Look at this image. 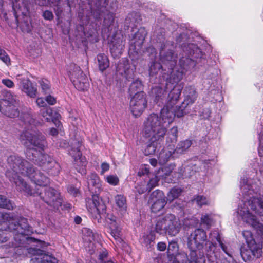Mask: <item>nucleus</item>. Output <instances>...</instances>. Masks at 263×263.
<instances>
[{
    "mask_svg": "<svg viewBox=\"0 0 263 263\" xmlns=\"http://www.w3.org/2000/svg\"><path fill=\"white\" fill-rule=\"evenodd\" d=\"M24 123V130L20 135V140L26 148V157L35 164L43 166L52 175L60 171V165L52 158L45 154L43 151L46 146L45 136L36 129L40 124L29 112L23 113L21 117Z\"/></svg>",
    "mask_w": 263,
    "mask_h": 263,
    "instance_id": "1",
    "label": "nucleus"
},
{
    "mask_svg": "<svg viewBox=\"0 0 263 263\" xmlns=\"http://www.w3.org/2000/svg\"><path fill=\"white\" fill-rule=\"evenodd\" d=\"M259 184L257 179H241L240 186L243 197L237 215L263 237V224L253 214L263 216V195H261Z\"/></svg>",
    "mask_w": 263,
    "mask_h": 263,
    "instance_id": "2",
    "label": "nucleus"
},
{
    "mask_svg": "<svg viewBox=\"0 0 263 263\" xmlns=\"http://www.w3.org/2000/svg\"><path fill=\"white\" fill-rule=\"evenodd\" d=\"M7 163L6 176L15 185L16 190L25 195L35 196V194H38V191L32 190L18 174L28 177L31 181L41 187H44L49 183V179L47 176L19 156H9L7 159Z\"/></svg>",
    "mask_w": 263,
    "mask_h": 263,
    "instance_id": "3",
    "label": "nucleus"
},
{
    "mask_svg": "<svg viewBox=\"0 0 263 263\" xmlns=\"http://www.w3.org/2000/svg\"><path fill=\"white\" fill-rule=\"evenodd\" d=\"M0 230L9 231L14 233L15 242L5 243L0 247V252L3 257L9 255L17 254L19 250H25L24 244L28 238L27 236L33 233V230L28 222L27 219L22 217H15L10 213L0 212Z\"/></svg>",
    "mask_w": 263,
    "mask_h": 263,
    "instance_id": "4",
    "label": "nucleus"
},
{
    "mask_svg": "<svg viewBox=\"0 0 263 263\" xmlns=\"http://www.w3.org/2000/svg\"><path fill=\"white\" fill-rule=\"evenodd\" d=\"M163 119L157 114H150L144 123L142 134L148 139L151 143L145 149V155L153 154L157 147V141L163 139L166 134L167 127L173 122V114L168 112L166 108L162 111Z\"/></svg>",
    "mask_w": 263,
    "mask_h": 263,
    "instance_id": "5",
    "label": "nucleus"
},
{
    "mask_svg": "<svg viewBox=\"0 0 263 263\" xmlns=\"http://www.w3.org/2000/svg\"><path fill=\"white\" fill-rule=\"evenodd\" d=\"M188 47L189 50L186 48L185 51V54H187V57H182L179 60V65L182 69L181 71H179L173 68L176 63L177 56L172 51H169L165 54V50L166 47L165 45H164L163 47H162L160 51V60L164 64H169V68L172 69L170 77V83L177 84L182 80L183 73L187 70L193 69L198 59L201 58L202 53L200 49L196 45L190 44L188 45Z\"/></svg>",
    "mask_w": 263,
    "mask_h": 263,
    "instance_id": "6",
    "label": "nucleus"
},
{
    "mask_svg": "<svg viewBox=\"0 0 263 263\" xmlns=\"http://www.w3.org/2000/svg\"><path fill=\"white\" fill-rule=\"evenodd\" d=\"M209 245V249H211L212 242L206 241V234L205 232L201 229H196L188 238V246L190 253L187 255L185 253L178 254L177 259H182V263H204L203 251L204 246Z\"/></svg>",
    "mask_w": 263,
    "mask_h": 263,
    "instance_id": "7",
    "label": "nucleus"
},
{
    "mask_svg": "<svg viewBox=\"0 0 263 263\" xmlns=\"http://www.w3.org/2000/svg\"><path fill=\"white\" fill-rule=\"evenodd\" d=\"M87 185L89 191L95 194L91 198L86 199V206L92 216L97 218L100 213L104 211L105 205L98 196L101 191L102 182L96 173H91L88 176Z\"/></svg>",
    "mask_w": 263,
    "mask_h": 263,
    "instance_id": "8",
    "label": "nucleus"
},
{
    "mask_svg": "<svg viewBox=\"0 0 263 263\" xmlns=\"http://www.w3.org/2000/svg\"><path fill=\"white\" fill-rule=\"evenodd\" d=\"M181 228V224L179 219L174 215L168 214L157 220L155 231L160 234L174 236L179 232Z\"/></svg>",
    "mask_w": 263,
    "mask_h": 263,
    "instance_id": "9",
    "label": "nucleus"
},
{
    "mask_svg": "<svg viewBox=\"0 0 263 263\" xmlns=\"http://www.w3.org/2000/svg\"><path fill=\"white\" fill-rule=\"evenodd\" d=\"M182 88L183 86L181 84L178 86L175 85L174 87V88L169 93V101L167 102V104L165 105L161 109L160 115H158L159 117L161 118L162 120L163 119L162 112L164 108H166L168 112H171L173 113V120L174 119L175 116L178 118H180L183 117L185 114L187 113L186 111H185V108L189 105L184 104L183 106H182V104L180 106H174L180 97Z\"/></svg>",
    "mask_w": 263,
    "mask_h": 263,
    "instance_id": "10",
    "label": "nucleus"
},
{
    "mask_svg": "<svg viewBox=\"0 0 263 263\" xmlns=\"http://www.w3.org/2000/svg\"><path fill=\"white\" fill-rule=\"evenodd\" d=\"M18 104L17 96L8 91L5 93L4 98L0 100V111L2 114L10 118L18 117Z\"/></svg>",
    "mask_w": 263,
    "mask_h": 263,
    "instance_id": "11",
    "label": "nucleus"
},
{
    "mask_svg": "<svg viewBox=\"0 0 263 263\" xmlns=\"http://www.w3.org/2000/svg\"><path fill=\"white\" fill-rule=\"evenodd\" d=\"M81 143L78 141L73 140L68 149L69 154L74 159V165L76 169L81 174H86L87 161L85 157L82 156L80 151Z\"/></svg>",
    "mask_w": 263,
    "mask_h": 263,
    "instance_id": "12",
    "label": "nucleus"
},
{
    "mask_svg": "<svg viewBox=\"0 0 263 263\" xmlns=\"http://www.w3.org/2000/svg\"><path fill=\"white\" fill-rule=\"evenodd\" d=\"M69 76L76 89L79 91L87 90L89 86L88 80L79 66L74 64L71 65Z\"/></svg>",
    "mask_w": 263,
    "mask_h": 263,
    "instance_id": "13",
    "label": "nucleus"
},
{
    "mask_svg": "<svg viewBox=\"0 0 263 263\" xmlns=\"http://www.w3.org/2000/svg\"><path fill=\"white\" fill-rule=\"evenodd\" d=\"M146 94L138 92L135 94L130 101V109L135 117L140 116L147 106Z\"/></svg>",
    "mask_w": 263,
    "mask_h": 263,
    "instance_id": "14",
    "label": "nucleus"
},
{
    "mask_svg": "<svg viewBox=\"0 0 263 263\" xmlns=\"http://www.w3.org/2000/svg\"><path fill=\"white\" fill-rule=\"evenodd\" d=\"M36 195H40L48 205L55 209H58L61 206L62 199L61 196L58 191L52 188L48 187L44 189V193L38 192V194H35Z\"/></svg>",
    "mask_w": 263,
    "mask_h": 263,
    "instance_id": "15",
    "label": "nucleus"
},
{
    "mask_svg": "<svg viewBox=\"0 0 263 263\" xmlns=\"http://www.w3.org/2000/svg\"><path fill=\"white\" fill-rule=\"evenodd\" d=\"M108 219L110 233L114 238L116 244L119 247H124L125 244L123 239L122 228L119 221L114 216H111Z\"/></svg>",
    "mask_w": 263,
    "mask_h": 263,
    "instance_id": "16",
    "label": "nucleus"
},
{
    "mask_svg": "<svg viewBox=\"0 0 263 263\" xmlns=\"http://www.w3.org/2000/svg\"><path fill=\"white\" fill-rule=\"evenodd\" d=\"M261 248L259 244L255 241H251L246 247L241 250V255L246 262L250 261L253 257L258 258L261 255Z\"/></svg>",
    "mask_w": 263,
    "mask_h": 263,
    "instance_id": "17",
    "label": "nucleus"
},
{
    "mask_svg": "<svg viewBox=\"0 0 263 263\" xmlns=\"http://www.w3.org/2000/svg\"><path fill=\"white\" fill-rule=\"evenodd\" d=\"M151 201L152 203L151 210L153 213H157L162 210L166 203L165 195L163 193L157 190L151 195Z\"/></svg>",
    "mask_w": 263,
    "mask_h": 263,
    "instance_id": "18",
    "label": "nucleus"
},
{
    "mask_svg": "<svg viewBox=\"0 0 263 263\" xmlns=\"http://www.w3.org/2000/svg\"><path fill=\"white\" fill-rule=\"evenodd\" d=\"M40 114L46 121H52L58 129H61L62 125L59 121L61 115L56 109L50 107L44 108L40 110Z\"/></svg>",
    "mask_w": 263,
    "mask_h": 263,
    "instance_id": "19",
    "label": "nucleus"
},
{
    "mask_svg": "<svg viewBox=\"0 0 263 263\" xmlns=\"http://www.w3.org/2000/svg\"><path fill=\"white\" fill-rule=\"evenodd\" d=\"M82 237L85 247L86 248H88L87 250L90 254L92 253L95 248V235L92 231L87 228H83L82 230Z\"/></svg>",
    "mask_w": 263,
    "mask_h": 263,
    "instance_id": "20",
    "label": "nucleus"
},
{
    "mask_svg": "<svg viewBox=\"0 0 263 263\" xmlns=\"http://www.w3.org/2000/svg\"><path fill=\"white\" fill-rule=\"evenodd\" d=\"M135 68L132 67L127 60L123 59L117 67V71L127 79L133 78Z\"/></svg>",
    "mask_w": 263,
    "mask_h": 263,
    "instance_id": "21",
    "label": "nucleus"
},
{
    "mask_svg": "<svg viewBox=\"0 0 263 263\" xmlns=\"http://www.w3.org/2000/svg\"><path fill=\"white\" fill-rule=\"evenodd\" d=\"M20 88L22 91L26 93L30 97H35L36 93V88L34 87L31 82L26 79L21 80L20 84Z\"/></svg>",
    "mask_w": 263,
    "mask_h": 263,
    "instance_id": "22",
    "label": "nucleus"
},
{
    "mask_svg": "<svg viewBox=\"0 0 263 263\" xmlns=\"http://www.w3.org/2000/svg\"><path fill=\"white\" fill-rule=\"evenodd\" d=\"M57 262V260L55 258L43 253L34 255L30 260V263H56Z\"/></svg>",
    "mask_w": 263,
    "mask_h": 263,
    "instance_id": "23",
    "label": "nucleus"
},
{
    "mask_svg": "<svg viewBox=\"0 0 263 263\" xmlns=\"http://www.w3.org/2000/svg\"><path fill=\"white\" fill-rule=\"evenodd\" d=\"M175 153L174 146L169 145L167 148H164L159 154L158 159L160 164L166 163L173 154Z\"/></svg>",
    "mask_w": 263,
    "mask_h": 263,
    "instance_id": "24",
    "label": "nucleus"
},
{
    "mask_svg": "<svg viewBox=\"0 0 263 263\" xmlns=\"http://www.w3.org/2000/svg\"><path fill=\"white\" fill-rule=\"evenodd\" d=\"M184 93L185 99L182 102V106L184 104L190 105L193 104L196 99V94L194 88L192 86L187 87L185 88Z\"/></svg>",
    "mask_w": 263,
    "mask_h": 263,
    "instance_id": "25",
    "label": "nucleus"
},
{
    "mask_svg": "<svg viewBox=\"0 0 263 263\" xmlns=\"http://www.w3.org/2000/svg\"><path fill=\"white\" fill-rule=\"evenodd\" d=\"M116 205L122 214L127 210V201L126 197L122 194H117L114 197Z\"/></svg>",
    "mask_w": 263,
    "mask_h": 263,
    "instance_id": "26",
    "label": "nucleus"
},
{
    "mask_svg": "<svg viewBox=\"0 0 263 263\" xmlns=\"http://www.w3.org/2000/svg\"><path fill=\"white\" fill-rule=\"evenodd\" d=\"M215 215L212 213L202 215L200 218V224L205 228L209 229L213 224Z\"/></svg>",
    "mask_w": 263,
    "mask_h": 263,
    "instance_id": "27",
    "label": "nucleus"
},
{
    "mask_svg": "<svg viewBox=\"0 0 263 263\" xmlns=\"http://www.w3.org/2000/svg\"><path fill=\"white\" fill-rule=\"evenodd\" d=\"M178 138V128L176 126H173L170 129L167 134L166 142L172 144V146L174 147Z\"/></svg>",
    "mask_w": 263,
    "mask_h": 263,
    "instance_id": "28",
    "label": "nucleus"
},
{
    "mask_svg": "<svg viewBox=\"0 0 263 263\" xmlns=\"http://www.w3.org/2000/svg\"><path fill=\"white\" fill-rule=\"evenodd\" d=\"M192 143V141L190 140L180 141L176 149H174L175 152L178 154H183L191 146Z\"/></svg>",
    "mask_w": 263,
    "mask_h": 263,
    "instance_id": "29",
    "label": "nucleus"
},
{
    "mask_svg": "<svg viewBox=\"0 0 263 263\" xmlns=\"http://www.w3.org/2000/svg\"><path fill=\"white\" fill-rule=\"evenodd\" d=\"M165 90L159 86H156L152 89V95L155 98V101L158 102L165 97Z\"/></svg>",
    "mask_w": 263,
    "mask_h": 263,
    "instance_id": "30",
    "label": "nucleus"
},
{
    "mask_svg": "<svg viewBox=\"0 0 263 263\" xmlns=\"http://www.w3.org/2000/svg\"><path fill=\"white\" fill-rule=\"evenodd\" d=\"M165 90L159 86H156L152 89V95L155 98V101L158 102L165 97Z\"/></svg>",
    "mask_w": 263,
    "mask_h": 263,
    "instance_id": "31",
    "label": "nucleus"
},
{
    "mask_svg": "<svg viewBox=\"0 0 263 263\" xmlns=\"http://www.w3.org/2000/svg\"><path fill=\"white\" fill-rule=\"evenodd\" d=\"M99 68L100 70L103 71L109 67V62L107 57L104 54H100L97 56Z\"/></svg>",
    "mask_w": 263,
    "mask_h": 263,
    "instance_id": "32",
    "label": "nucleus"
},
{
    "mask_svg": "<svg viewBox=\"0 0 263 263\" xmlns=\"http://www.w3.org/2000/svg\"><path fill=\"white\" fill-rule=\"evenodd\" d=\"M142 85L141 82L139 80H136L133 82L130 85L129 88V92L130 96L135 95L138 92H143L141 91Z\"/></svg>",
    "mask_w": 263,
    "mask_h": 263,
    "instance_id": "33",
    "label": "nucleus"
},
{
    "mask_svg": "<svg viewBox=\"0 0 263 263\" xmlns=\"http://www.w3.org/2000/svg\"><path fill=\"white\" fill-rule=\"evenodd\" d=\"M123 47V46L122 43H118L117 44H114L110 47V52L112 56L116 58L121 55Z\"/></svg>",
    "mask_w": 263,
    "mask_h": 263,
    "instance_id": "34",
    "label": "nucleus"
},
{
    "mask_svg": "<svg viewBox=\"0 0 263 263\" xmlns=\"http://www.w3.org/2000/svg\"><path fill=\"white\" fill-rule=\"evenodd\" d=\"M162 68V66L160 63L153 62L150 65L149 69V73L151 77H155L158 74V72Z\"/></svg>",
    "mask_w": 263,
    "mask_h": 263,
    "instance_id": "35",
    "label": "nucleus"
},
{
    "mask_svg": "<svg viewBox=\"0 0 263 263\" xmlns=\"http://www.w3.org/2000/svg\"><path fill=\"white\" fill-rule=\"evenodd\" d=\"M0 208L8 210H12L14 208L13 203L5 196L0 195Z\"/></svg>",
    "mask_w": 263,
    "mask_h": 263,
    "instance_id": "36",
    "label": "nucleus"
},
{
    "mask_svg": "<svg viewBox=\"0 0 263 263\" xmlns=\"http://www.w3.org/2000/svg\"><path fill=\"white\" fill-rule=\"evenodd\" d=\"M104 180L111 186H117L119 184V178L116 175L110 174L104 177Z\"/></svg>",
    "mask_w": 263,
    "mask_h": 263,
    "instance_id": "37",
    "label": "nucleus"
},
{
    "mask_svg": "<svg viewBox=\"0 0 263 263\" xmlns=\"http://www.w3.org/2000/svg\"><path fill=\"white\" fill-rule=\"evenodd\" d=\"M182 190L179 187L172 189L167 195V198L170 201H173L177 198L181 194Z\"/></svg>",
    "mask_w": 263,
    "mask_h": 263,
    "instance_id": "38",
    "label": "nucleus"
},
{
    "mask_svg": "<svg viewBox=\"0 0 263 263\" xmlns=\"http://www.w3.org/2000/svg\"><path fill=\"white\" fill-rule=\"evenodd\" d=\"M42 91L45 93H49L50 91V85L48 80L45 79H42L39 81Z\"/></svg>",
    "mask_w": 263,
    "mask_h": 263,
    "instance_id": "39",
    "label": "nucleus"
},
{
    "mask_svg": "<svg viewBox=\"0 0 263 263\" xmlns=\"http://www.w3.org/2000/svg\"><path fill=\"white\" fill-rule=\"evenodd\" d=\"M159 180L160 178L157 175H155L154 177L150 179L149 182L146 184L148 187V192H150L153 188L158 185Z\"/></svg>",
    "mask_w": 263,
    "mask_h": 263,
    "instance_id": "40",
    "label": "nucleus"
},
{
    "mask_svg": "<svg viewBox=\"0 0 263 263\" xmlns=\"http://www.w3.org/2000/svg\"><path fill=\"white\" fill-rule=\"evenodd\" d=\"M194 201L200 206L209 204V200L206 197L202 195L197 196L194 198Z\"/></svg>",
    "mask_w": 263,
    "mask_h": 263,
    "instance_id": "41",
    "label": "nucleus"
},
{
    "mask_svg": "<svg viewBox=\"0 0 263 263\" xmlns=\"http://www.w3.org/2000/svg\"><path fill=\"white\" fill-rule=\"evenodd\" d=\"M0 60L5 63L7 65L11 64V60L9 56L6 52L0 48Z\"/></svg>",
    "mask_w": 263,
    "mask_h": 263,
    "instance_id": "42",
    "label": "nucleus"
},
{
    "mask_svg": "<svg viewBox=\"0 0 263 263\" xmlns=\"http://www.w3.org/2000/svg\"><path fill=\"white\" fill-rule=\"evenodd\" d=\"M136 190L139 194H142L146 191H148V187L146 185V182L145 181L141 182L140 183L137 184L136 186Z\"/></svg>",
    "mask_w": 263,
    "mask_h": 263,
    "instance_id": "43",
    "label": "nucleus"
},
{
    "mask_svg": "<svg viewBox=\"0 0 263 263\" xmlns=\"http://www.w3.org/2000/svg\"><path fill=\"white\" fill-rule=\"evenodd\" d=\"M114 14L112 13H110L106 15L104 20V26L108 27L114 22Z\"/></svg>",
    "mask_w": 263,
    "mask_h": 263,
    "instance_id": "44",
    "label": "nucleus"
},
{
    "mask_svg": "<svg viewBox=\"0 0 263 263\" xmlns=\"http://www.w3.org/2000/svg\"><path fill=\"white\" fill-rule=\"evenodd\" d=\"M214 236V237L215 238V239L219 242L220 247L222 249V250L228 255H230L229 253L227 251V247L224 246V244H223L221 241L220 239L219 236L218 234V233L216 231L213 232L210 234V237Z\"/></svg>",
    "mask_w": 263,
    "mask_h": 263,
    "instance_id": "45",
    "label": "nucleus"
},
{
    "mask_svg": "<svg viewBox=\"0 0 263 263\" xmlns=\"http://www.w3.org/2000/svg\"><path fill=\"white\" fill-rule=\"evenodd\" d=\"M178 250V244L176 242L172 241L168 246V253L174 255Z\"/></svg>",
    "mask_w": 263,
    "mask_h": 263,
    "instance_id": "46",
    "label": "nucleus"
},
{
    "mask_svg": "<svg viewBox=\"0 0 263 263\" xmlns=\"http://www.w3.org/2000/svg\"><path fill=\"white\" fill-rule=\"evenodd\" d=\"M106 0H96L94 3V6L92 5V2L89 3L91 5V9H100L101 7H106Z\"/></svg>",
    "mask_w": 263,
    "mask_h": 263,
    "instance_id": "47",
    "label": "nucleus"
},
{
    "mask_svg": "<svg viewBox=\"0 0 263 263\" xmlns=\"http://www.w3.org/2000/svg\"><path fill=\"white\" fill-rule=\"evenodd\" d=\"M242 235L246 239L247 244H249L251 241H255L253 238L252 233L250 231H244Z\"/></svg>",
    "mask_w": 263,
    "mask_h": 263,
    "instance_id": "48",
    "label": "nucleus"
},
{
    "mask_svg": "<svg viewBox=\"0 0 263 263\" xmlns=\"http://www.w3.org/2000/svg\"><path fill=\"white\" fill-rule=\"evenodd\" d=\"M9 239V235L4 232L0 233V243H5L7 242Z\"/></svg>",
    "mask_w": 263,
    "mask_h": 263,
    "instance_id": "49",
    "label": "nucleus"
},
{
    "mask_svg": "<svg viewBox=\"0 0 263 263\" xmlns=\"http://www.w3.org/2000/svg\"><path fill=\"white\" fill-rule=\"evenodd\" d=\"M148 173H149L148 166L147 165H144L140 168L139 171L138 173V175L139 176H142L145 174H147Z\"/></svg>",
    "mask_w": 263,
    "mask_h": 263,
    "instance_id": "50",
    "label": "nucleus"
},
{
    "mask_svg": "<svg viewBox=\"0 0 263 263\" xmlns=\"http://www.w3.org/2000/svg\"><path fill=\"white\" fill-rule=\"evenodd\" d=\"M43 17L45 20L51 21L53 18V14L52 12L46 10L43 12Z\"/></svg>",
    "mask_w": 263,
    "mask_h": 263,
    "instance_id": "51",
    "label": "nucleus"
},
{
    "mask_svg": "<svg viewBox=\"0 0 263 263\" xmlns=\"http://www.w3.org/2000/svg\"><path fill=\"white\" fill-rule=\"evenodd\" d=\"M155 239V237L152 232H151L149 235H148L146 236H144V241L146 244L149 243L153 241Z\"/></svg>",
    "mask_w": 263,
    "mask_h": 263,
    "instance_id": "52",
    "label": "nucleus"
},
{
    "mask_svg": "<svg viewBox=\"0 0 263 263\" xmlns=\"http://www.w3.org/2000/svg\"><path fill=\"white\" fill-rule=\"evenodd\" d=\"M110 168V165L106 162H103L101 165V171L100 172L101 175H103L105 172H107Z\"/></svg>",
    "mask_w": 263,
    "mask_h": 263,
    "instance_id": "53",
    "label": "nucleus"
},
{
    "mask_svg": "<svg viewBox=\"0 0 263 263\" xmlns=\"http://www.w3.org/2000/svg\"><path fill=\"white\" fill-rule=\"evenodd\" d=\"M68 191L70 194L75 196L79 193V190L73 186H69L68 188Z\"/></svg>",
    "mask_w": 263,
    "mask_h": 263,
    "instance_id": "54",
    "label": "nucleus"
},
{
    "mask_svg": "<svg viewBox=\"0 0 263 263\" xmlns=\"http://www.w3.org/2000/svg\"><path fill=\"white\" fill-rule=\"evenodd\" d=\"M3 84L8 88H12L14 86L13 82L9 79H3Z\"/></svg>",
    "mask_w": 263,
    "mask_h": 263,
    "instance_id": "55",
    "label": "nucleus"
},
{
    "mask_svg": "<svg viewBox=\"0 0 263 263\" xmlns=\"http://www.w3.org/2000/svg\"><path fill=\"white\" fill-rule=\"evenodd\" d=\"M46 101L48 104L53 105L55 103L56 100L53 97L51 96H48L46 98Z\"/></svg>",
    "mask_w": 263,
    "mask_h": 263,
    "instance_id": "56",
    "label": "nucleus"
},
{
    "mask_svg": "<svg viewBox=\"0 0 263 263\" xmlns=\"http://www.w3.org/2000/svg\"><path fill=\"white\" fill-rule=\"evenodd\" d=\"M36 102L39 107H44L46 105V102L42 98H37Z\"/></svg>",
    "mask_w": 263,
    "mask_h": 263,
    "instance_id": "57",
    "label": "nucleus"
},
{
    "mask_svg": "<svg viewBox=\"0 0 263 263\" xmlns=\"http://www.w3.org/2000/svg\"><path fill=\"white\" fill-rule=\"evenodd\" d=\"M166 245L165 243L160 242L157 245V248L161 251H163L166 249Z\"/></svg>",
    "mask_w": 263,
    "mask_h": 263,
    "instance_id": "58",
    "label": "nucleus"
},
{
    "mask_svg": "<svg viewBox=\"0 0 263 263\" xmlns=\"http://www.w3.org/2000/svg\"><path fill=\"white\" fill-rule=\"evenodd\" d=\"M107 254L108 253L106 250L102 251V252L100 253V254L99 255V258L101 260L104 259V258H105L107 256Z\"/></svg>",
    "mask_w": 263,
    "mask_h": 263,
    "instance_id": "59",
    "label": "nucleus"
},
{
    "mask_svg": "<svg viewBox=\"0 0 263 263\" xmlns=\"http://www.w3.org/2000/svg\"><path fill=\"white\" fill-rule=\"evenodd\" d=\"M59 146L61 147L66 148L68 147V144L65 140H62L60 143Z\"/></svg>",
    "mask_w": 263,
    "mask_h": 263,
    "instance_id": "60",
    "label": "nucleus"
},
{
    "mask_svg": "<svg viewBox=\"0 0 263 263\" xmlns=\"http://www.w3.org/2000/svg\"><path fill=\"white\" fill-rule=\"evenodd\" d=\"M149 163L152 166L155 167L157 164V161L156 159L154 158L151 159H149Z\"/></svg>",
    "mask_w": 263,
    "mask_h": 263,
    "instance_id": "61",
    "label": "nucleus"
},
{
    "mask_svg": "<svg viewBox=\"0 0 263 263\" xmlns=\"http://www.w3.org/2000/svg\"><path fill=\"white\" fill-rule=\"evenodd\" d=\"M50 135H51L52 136H55V135H57L58 130L55 128H51V129L50 130Z\"/></svg>",
    "mask_w": 263,
    "mask_h": 263,
    "instance_id": "62",
    "label": "nucleus"
},
{
    "mask_svg": "<svg viewBox=\"0 0 263 263\" xmlns=\"http://www.w3.org/2000/svg\"><path fill=\"white\" fill-rule=\"evenodd\" d=\"M74 221L77 224H79L82 221V218L79 216H76L74 218Z\"/></svg>",
    "mask_w": 263,
    "mask_h": 263,
    "instance_id": "63",
    "label": "nucleus"
},
{
    "mask_svg": "<svg viewBox=\"0 0 263 263\" xmlns=\"http://www.w3.org/2000/svg\"><path fill=\"white\" fill-rule=\"evenodd\" d=\"M189 170H190V168L189 167L185 168V170L182 173V176L184 175L185 176H187V173Z\"/></svg>",
    "mask_w": 263,
    "mask_h": 263,
    "instance_id": "64",
    "label": "nucleus"
}]
</instances>
